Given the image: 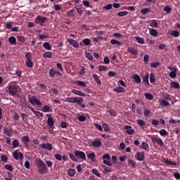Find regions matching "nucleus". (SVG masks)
<instances>
[{
    "label": "nucleus",
    "mask_w": 180,
    "mask_h": 180,
    "mask_svg": "<svg viewBox=\"0 0 180 180\" xmlns=\"http://www.w3.org/2000/svg\"><path fill=\"white\" fill-rule=\"evenodd\" d=\"M98 70L99 71H108V68L106 66L100 65L98 67Z\"/></svg>",
    "instance_id": "0e129e2a"
},
{
    "label": "nucleus",
    "mask_w": 180,
    "mask_h": 180,
    "mask_svg": "<svg viewBox=\"0 0 180 180\" xmlns=\"http://www.w3.org/2000/svg\"><path fill=\"white\" fill-rule=\"evenodd\" d=\"M35 164L38 168V172L41 174V175H44V174H47L49 171V168L44 164V162L41 160V159H37L35 161Z\"/></svg>",
    "instance_id": "f257e3e1"
},
{
    "label": "nucleus",
    "mask_w": 180,
    "mask_h": 180,
    "mask_svg": "<svg viewBox=\"0 0 180 180\" xmlns=\"http://www.w3.org/2000/svg\"><path fill=\"white\" fill-rule=\"evenodd\" d=\"M13 157L15 160H23V153L17 150L13 153Z\"/></svg>",
    "instance_id": "1a4fd4ad"
},
{
    "label": "nucleus",
    "mask_w": 180,
    "mask_h": 180,
    "mask_svg": "<svg viewBox=\"0 0 180 180\" xmlns=\"http://www.w3.org/2000/svg\"><path fill=\"white\" fill-rule=\"evenodd\" d=\"M163 11L165 12H167V13H169L172 11V8H171V7H169V6H166L163 8Z\"/></svg>",
    "instance_id": "6e6d98bb"
},
{
    "label": "nucleus",
    "mask_w": 180,
    "mask_h": 180,
    "mask_svg": "<svg viewBox=\"0 0 180 180\" xmlns=\"http://www.w3.org/2000/svg\"><path fill=\"white\" fill-rule=\"evenodd\" d=\"M8 41L11 44H13V46H16V38L15 37H10L8 38Z\"/></svg>",
    "instance_id": "cd10ccee"
},
{
    "label": "nucleus",
    "mask_w": 180,
    "mask_h": 180,
    "mask_svg": "<svg viewBox=\"0 0 180 180\" xmlns=\"http://www.w3.org/2000/svg\"><path fill=\"white\" fill-rule=\"evenodd\" d=\"M135 40L139 43V44H144V39L140 37H135Z\"/></svg>",
    "instance_id": "f704fd0d"
},
{
    "label": "nucleus",
    "mask_w": 180,
    "mask_h": 180,
    "mask_svg": "<svg viewBox=\"0 0 180 180\" xmlns=\"http://www.w3.org/2000/svg\"><path fill=\"white\" fill-rule=\"evenodd\" d=\"M21 141L25 145V148H29V143H30V137L29 136H23L21 138Z\"/></svg>",
    "instance_id": "6e6552de"
},
{
    "label": "nucleus",
    "mask_w": 180,
    "mask_h": 180,
    "mask_svg": "<svg viewBox=\"0 0 180 180\" xmlns=\"http://www.w3.org/2000/svg\"><path fill=\"white\" fill-rule=\"evenodd\" d=\"M150 26V27H158V22H157V20H152Z\"/></svg>",
    "instance_id": "7c9ffc66"
},
{
    "label": "nucleus",
    "mask_w": 180,
    "mask_h": 180,
    "mask_svg": "<svg viewBox=\"0 0 180 180\" xmlns=\"http://www.w3.org/2000/svg\"><path fill=\"white\" fill-rule=\"evenodd\" d=\"M92 174H94V175L97 176L98 178H101V174H99V173L98 172V169H92Z\"/></svg>",
    "instance_id": "13d9d810"
},
{
    "label": "nucleus",
    "mask_w": 180,
    "mask_h": 180,
    "mask_svg": "<svg viewBox=\"0 0 180 180\" xmlns=\"http://www.w3.org/2000/svg\"><path fill=\"white\" fill-rule=\"evenodd\" d=\"M150 67L151 68H157V67H160V62L152 63Z\"/></svg>",
    "instance_id": "bf43d9fd"
},
{
    "label": "nucleus",
    "mask_w": 180,
    "mask_h": 180,
    "mask_svg": "<svg viewBox=\"0 0 180 180\" xmlns=\"http://www.w3.org/2000/svg\"><path fill=\"white\" fill-rule=\"evenodd\" d=\"M49 20L47 17H43L41 15H37V18L35 19V23L37 25H40L41 26H44V23Z\"/></svg>",
    "instance_id": "39448f33"
},
{
    "label": "nucleus",
    "mask_w": 180,
    "mask_h": 180,
    "mask_svg": "<svg viewBox=\"0 0 180 180\" xmlns=\"http://www.w3.org/2000/svg\"><path fill=\"white\" fill-rule=\"evenodd\" d=\"M171 87L174 88V89H180L179 83H178L176 82H172Z\"/></svg>",
    "instance_id": "aec40b11"
},
{
    "label": "nucleus",
    "mask_w": 180,
    "mask_h": 180,
    "mask_svg": "<svg viewBox=\"0 0 180 180\" xmlns=\"http://www.w3.org/2000/svg\"><path fill=\"white\" fill-rule=\"evenodd\" d=\"M40 147L44 150H48V151H51V150H53V146L50 143H42L40 145Z\"/></svg>",
    "instance_id": "9b49d317"
},
{
    "label": "nucleus",
    "mask_w": 180,
    "mask_h": 180,
    "mask_svg": "<svg viewBox=\"0 0 180 180\" xmlns=\"http://www.w3.org/2000/svg\"><path fill=\"white\" fill-rule=\"evenodd\" d=\"M43 47L44 49H46V50H51L52 49L51 45L49 42H44L43 44Z\"/></svg>",
    "instance_id": "e433bc0d"
},
{
    "label": "nucleus",
    "mask_w": 180,
    "mask_h": 180,
    "mask_svg": "<svg viewBox=\"0 0 180 180\" xmlns=\"http://www.w3.org/2000/svg\"><path fill=\"white\" fill-rule=\"evenodd\" d=\"M72 94H75V95H78L79 96H85V93H83L82 91L77 89L72 90Z\"/></svg>",
    "instance_id": "a211bd4d"
},
{
    "label": "nucleus",
    "mask_w": 180,
    "mask_h": 180,
    "mask_svg": "<svg viewBox=\"0 0 180 180\" xmlns=\"http://www.w3.org/2000/svg\"><path fill=\"white\" fill-rule=\"evenodd\" d=\"M141 15H146L148 12H151V8H143L140 11Z\"/></svg>",
    "instance_id": "c85d7f7f"
},
{
    "label": "nucleus",
    "mask_w": 180,
    "mask_h": 180,
    "mask_svg": "<svg viewBox=\"0 0 180 180\" xmlns=\"http://www.w3.org/2000/svg\"><path fill=\"white\" fill-rule=\"evenodd\" d=\"M77 85H79V86H82L83 88H86V83H85V82L77 80Z\"/></svg>",
    "instance_id": "49530a36"
},
{
    "label": "nucleus",
    "mask_w": 180,
    "mask_h": 180,
    "mask_svg": "<svg viewBox=\"0 0 180 180\" xmlns=\"http://www.w3.org/2000/svg\"><path fill=\"white\" fill-rule=\"evenodd\" d=\"M150 82L151 84H154V82H155V74L154 72H151L150 74Z\"/></svg>",
    "instance_id": "72a5a7b5"
},
{
    "label": "nucleus",
    "mask_w": 180,
    "mask_h": 180,
    "mask_svg": "<svg viewBox=\"0 0 180 180\" xmlns=\"http://www.w3.org/2000/svg\"><path fill=\"white\" fill-rule=\"evenodd\" d=\"M4 167L8 171H11V172L13 171V167H12V165H5Z\"/></svg>",
    "instance_id": "4d7b16f0"
},
{
    "label": "nucleus",
    "mask_w": 180,
    "mask_h": 180,
    "mask_svg": "<svg viewBox=\"0 0 180 180\" xmlns=\"http://www.w3.org/2000/svg\"><path fill=\"white\" fill-rule=\"evenodd\" d=\"M68 174L69 176H74V175H75V169H69L68 171Z\"/></svg>",
    "instance_id": "37998d69"
},
{
    "label": "nucleus",
    "mask_w": 180,
    "mask_h": 180,
    "mask_svg": "<svg viewBox=\"0 0 180 180\" xmlns=\"http://www.w3.org/2000/svg\"><path fill=\"white\" fill-rule=\"evenodd\" d=\"M68 43L70 44V46H72V47H75V49L79 47L78 42H77V41L74 40L73 39H68Z\"/></svg>",
    "instance_id": "ddd939ff"
},
{
    "label": "nucleus",
    "mask_w": 180,
    "mask_h": 180,
    "mask_svg": "<svg viewBox=\"0 0 180 180\" xmlns=\"http://www.w3.org/2000/svg\"><path fill=\"white\" fill-rule=\"evenodd\" d=\"M4 133L6 136H8V137H11L12 136V133H13V131L12 130V128H11L10 129H4Z\"/></svg>",
    "instance_id": "393cba45"
},
{
    "label": "nucleus",
    "mask_w": 180,
    "mask_h": 180,
    "mask_svg": "<svg viewBox=\"0 0 180 180\" xmlns=\"http://www.w3.org/2000/svg\"><path fill=\"white\" fill-rule=\"evenodd\" d=\"M69 157H70V158L72 159V161H75V162H78V159L77 158L75 155H74L72 153H70Z\"/></svg>",
    "instance_id": "de8ad7c7"
},
{
    "label": "nucleus",
    "mask_w": 180,
    "mask_h": 180,
    "mask_svg": "<svg viewBox=\"0 0 180 180\" xmlns=\"http://www.w3.org/2000/svg\"><path fill=\"white\" fill-rule=\"evenodd\" d=\"M144 96L148 101H153L154 96L150 93H145Z\"/></svg>",
    "instance_id": "a878e982"
},
{
    "label": "nucleus",
    "mask_w": 180,
    "mask_h": 180,
    "mask_svg": "<svg viewBox=\"0 0 180 180\" xmlns=\"http://www.w3.org/2000/svg\"><path fill=\"white\" fill-rule=\"evenodd\" d=\"M128 164L131 165L132 168H136V162H134V160L129 159L128 160Z\"/></svg>",
    "instance_id": "8fccbe9b"
},
{
    "label": "nucleus",
    "mask_w": 180,
    "mask_h": 180,
    "mask_svg": "<svg viewBox=\"0 0 180 180\" xmlns=\"http://www.w3.org/2000/svg\"><path fill=\"white\" fill-rule=\"evenodd\" d=\"M102 160H103V164H105V165H108V167H112V164L110 162V155H109V154H104L102 157Z\"/></svg>",
    "instance_id": "0eeeda50"
},
{
    "label": "nucleus",
    "mask_w": 180,
    "mask_h": 180,
    "mask_svg": "<svg viewBox=\"0 0 180 180\" xmlns=\"http://www.w3.org/2000/svg\"><path fill=\"white\" fill-rule=\"evenodd\" d=\"M91 144L94 148H99V147L102 146V141H101V139H96L94 141L91 142Z\"/></svg>",
    "instance_id": "f8f14e48"
},
{
    "label": "nucleus",
    "mask_w": 180,
    "mask_h": 180,
    "mask_svg": "<svg viewBox=\"0 0 180 180\" xmlns=\"http://www.w3.org/2000/svg\"><path fill=\"white\" fill-rule=\"evenodd\" d=\"M160 136H165L168 134V131H167V130L165 129H161L160 131H159Z\"/></svg>",
    "instance_id": "3c124183"
},
{
    "label": "nucleus",
    "mask_w": 180,
    "mask_h": 180,
    "mask_svg": "<svg viewBox=\"0 0 180 180\" xmlns=\"http://www.w3.org/2000/svg\"><path fill=\"white\" fill-rule=\"evenodd\" d=\"M66 15H67V16L74 17V16H75V15H77V11H75V10H74V9H72V10L68 11Z\"/></svg>",
    "instance_id": "bb28decb"
},
{
    "label": "nucleus",
    "mask_w": 180,
    "mask_h": 180,
    "mask_svg": "<svg viewBox=\"0 0 180 180\" xmlns=\"http://www.w3.org/2000/svg\"><path fill=\"white\" fill-rule=\"evenodd\" d=\"M150 77V75L148 73H146V75L143 77V82H145V84H147L148 85H150V83L148 82V78Z\"/></svg>",
    "instance_id": "2f4dec72"
},
{
    "label": "nucleus",
    "mask_w": 180,
    "mask_h": 180,
    "mask_svg": "<svg viewBox=\"0 0 180 180\" xmlns=\"http://www.w3.org/2000/svg\"><path fill=\"white\" fill-rule=\"evenodd\" d=\"M137 124L141 127V129H144V126H146V122L143 120H137Z\"/></svg>",
    "instance_id": "b1692460"
},
{
    "label": "nucleus",
    "mask_w": 180,
    "mask_h": 180,
    "mask_svg": "<svg viewBox=\"0 0 180 180\" xmlns=\"http://www.w3.org/2000/svg\"><path fill=\"white\" fill-rule=\"evenodd\" d=\"M82 4H83L84 6H85L86 8H91V4H89L88 0H84L82 1Z\"/></svg>",
    "instance_id": "864d4df0"
},
{
    "label": "nucleus",
    "mask_w": 180,
    "mask_h": 180,
    "mask_svg": "<svg viewBox=\"0 0 180 180\" xmlns=\"http://www.w3.org/2000/svg\"><path fill=\"white\" fill-rule=\"evenodd\" d=\"M42 112H51V108L50 105H44L42 107Z\"/></svg>",
    "instance_id": "a19ab883"
},
{
    "label": "nucleus",
    "mask_w": 180,
    "mask_h": 180,
    "mask_svg": "<svg viewBox=\"0 0 180 180\" xmlns=\"http://www.w3.org/2000/svg\"><path fill=\"white\" fill-rule=\"evenodd\" d=\"M102 126H103V129H104L105 131H110V128L109 127V125H108V124L103 123Z\"/></svg>",
    "instance_id": "09e8293b"
},
{
    "label": "nucleus",
    "mask_w": 180,
    "mask_h": 180,
    "mask_svg": "<svg viewBox=\"0 0 180 180\" xmlns=\"http://www.w3.org/2000/svg\"><path fill=\"white\" fill-rule=\"evenodd\" d=\"M111 44H117V46H120L121 43L120 41H118L116 39H111L110 41Z\"/></svg>",
    "instance_id": "69168bd1"
},
{
    "label": "nucleus",
    "mask_w": 180,
    "mask_h": 180,
    "mask_svg": "<svg viewBox=\"0 0 180 180\" xmlns=\"http://www.w3.org/2000/svg\"><path fill=\"white\" fill-rule=\"evenodd\" d=\"M127 51L129 53H131V54H133L134 56H137V54H139V51H137V49H136L133 47H129L127 49Z\"/></svg>",
    "instance_id": "2eb2a0df"
},
{
    "label": "nucleus",
    "mask_w": 180,
    "mask_h": 180,
    "mask_svg": "<svg viewBox=\"0 0 180 180\" xmlns=\"http://www.w3.org/2000/svg\"><path fill=\"white\" fill-rule=\"evenodd\" d=\"M7 88L11 96H16L18 95V86L16 84H8Z\"/></svg>",
    "instance_id": "20e7f679"
},
{
    "label": "nucleus",
    "mask_w": 180,
    "mask_h": 180,
    "mask_svg": "<svg viewBox=\"0 0 180 180\" xmlns=\"http://www.w3.org/2000/svg\"><path fill=\"white\" fill-rule=\"evenodd\" d=\"M43 57L44 58H51V57H53V53L50 51L44 52L43 53Z\"/></svg>",
    "instance_id": "5701e85b"
},
{
    "label": "nucleus",
    "mask_w": 180,
    "mask_h": 180,
    "mask_svg": "<svg viewBox=\"0 0 180 180\" xmlns=\"http://www.w3.org/2000/svg\"><path fill=\"white\" fill-rule=\"evenodd\" d=\"M66 102H69V103H77L80 108H86V105L82 103L84 102L82 97H68L66 98Z\"/></svg>",
    "instance_id": "f03ea898"
},
{
    "label": "nucleus",
    "mask_w": 180,
    "mask_h": 180,
    "mask_svg": "<svg viewBox=\"0 0 180 180\" xmlns=\"http://www.w3.org/2000/svg\"><path fill=\"white\" fill-rule=\"evenodd\" d=\"M152 143H157L160 147H162L164 146V142L162 141V139L161 138H158L157 136L152 137L151 138Z\"/></svg>",
    "instance_id": "9d476101"
},
{
    "label": "nucleus",
    "mask_w": 180,
    "mask_h": 180,
    "mask_svg": "<svg viewBox=\"0 0 180 180\" xmlns=\"http://www.w3.org/2000/svg\"><path fill=\"white\" fill-rule=\"evenodd\" d=\"M134 79L136 84H141V78L140 76L137 74H135L134 75Z\"/></svg>",
    "instance_id": "4be33fe9"
},
{
    "label": "nucleus",
    "mask_w": 180,
    "mask_h": 180,
    "mask_svg": "<svg viewBox=\"0 0 180 180\" xmlns=\"http://www.w3.org/2000/svg\"><path fill=\"white\" fill-rule=\"evenodd\" d=\"M12 146H13V147H14V148H16L19 147V146H20V143H19V141L15 139V140L13 141Z\"/></svg>",
    "instance_id": "58836bf2"
},
{
    "label": "nucleus",
    "mask_w": 180,
    "mask_h": 180,
    "mask_svg": "<svg viewBox=\"0 0 180 180\" xmlns=\"http://www.w3.org/2000/svg\"><path fill=\"white\" fill-rule=\"evenodd\" d=\"M160 106H169V103L165 100H160Z\"/></svg>",
    "instance_id": "ea45409f"
},
{
    "label": "nucleus",
    "mask_w": 180,
    "mask_h": 180,
    "mask_svg": "<svg viewBox=\"0 0 180 180\" xmlns=\"http://www.w3.org/2000/svg\"><path fill=\"white\" fill-rule=\"evenodd\" d=\"M163 162H165V164H167V165H176V162H172L168 159H164Z\"/></svg>",
    "instance_id": "412c9836"
},
{
    "label": "nucleus",
    "mask_w": 180,
    "mask_h": 180,
    "mask_svg": "<svg viewBox=\"0 0 180 180\" xmlns=\"http://www.w3.org/2000/svg\"><path fill=\"white\" fill-rule=\"evenodd\" d=\"M77 119L79 122H85V120H86V117H85V115H79Z\"/></svg>",
    "instance_id": "5fc2aeb1"
},
{
    "label": "nucleus",
    "mask_w": 180,
    "mask_h": 180,
    "mask_svg": "<svg viewBox=\"0 0 180 180\" xmlns=\"http://www.w3.org/2000/svg\"><path fill=\"white\" fill-rule=\"evenodd\" d=\"M6 29H12V22H7L5 24Z\"/></svg>",
    "instance_id": "774afa93"
},
{
    "label": "nucleus",
    "mask_w": 180,
    "mask_h": 180,
    "mask_svg": "<svg viewBox=\"0 0 180 180\" xmlns=\"http://www.w3.org/2000/svg\"><path fill=\"white\" fill-rule=\"evenodd\" d=\"M103 168L104 169V174L112 172L110 168L106 167V165H103Z\"/></svg>",
    "instance_id": "603ef678"
},
{
    "label": "nucleus",
    "mask_w": 180,
    "mask_h": 180,
    "mask_svg": "<svg viewBox=\"0 0 180 180\" xmlns=\"http://www.w3.org/2000/svg\"><path fill=\"white\" fill-rule=\"evenodd\" d=\"M115 92H117L118 94H120L122 92L124 91V88L122 86H118L117 87H115L114 89Z\"/></svg>",
    "instance_id": "c756f323"
},
{
    "label": "nucleus",
    "mask_w": 180,
    "mask_h": 180,
    "mask_svg": "<svg viewBox=\"0 0 180 180\" xmlns=\"http://www.w3.org/2000/svg\"><path fill=\"white\" fill-rule=\"evenodd\" d=\"M171 36H174V37H178L179 36V32L176 30H174L172 32Z\"/></svg>",
    "instance_id": "680f3d73"
},
{
    "label": "nucleus",
    "mask_w": 180,
    "mask_h": 180,
    "mask_svg": "<svg viewBox=\"0 0 180 180\" xmlns=\"http://www.w3.org/2000/svg\"><path fill=\"white\" fill-rule=\"evenodd\" d=\"M128 12L127 11H120L117 13V16H126L127 15Z\"/></svg>",
    "instance_id": "338daca9"
},
{
    "label": "nucleus",
    "mask_w": 180,
    "mask_h": 180,
    "mask_svg": "<svg viewBox=\"0 0 180 180\" xmlns=\"http://www.w3.org/2000/svg\"><path fill=\"white\" fill-rule=\"evenodd\" d=\"M49 76L51 77H56V69L51 68L50 70H49Z\"/></svg>",
    "instance_id": "4c0bfd02"
},
{
    "label": "nucleus",
    "mask_w": 180,
    "mask_h": 180,
    "mask_svg": "<svg viewBox=\"0 0 180 180\" xmlns=\"http://www.w3.org/2000/svg\"><path fill=\"white\" fill-rule=\"evenodd\" d=\"M74 154L75 157L79 158V160H84V161H86V155H85V153L81 151V150H75Z\"/></svg>",
    "instance_id": "423d86ee"
},
{
    "label": "nucleus",
    "mask_w": 180,
    "mask_h": 180,
    "mask_svg": "<svg viewBox=\"0 0 180 180\" xmlns=\"http://www.w3.org/2000/svg\"><path fill=\"white\" fill-rule=\"evenodd\" d=\"M28 101L31 105H36V106H39V108L43 106V103L40 101V100L37 99L34 96H28Z\"/></svg>",
    "instance_id": "7ed1b4c3"
},
{
    "label": "nucleus",
    "mask_w": 180,
    "mask_h": 180,
    "mask_svg": "<svg viewBox=\"0 0 180 180\" xmlns=\"http://www.w3.org/2000/svg\"><path fill=\"white\" fill-rule=\"evenodd\" d=\"M47 125L49 127H53L54 126V118L49 117L47 120Z\"/></svg>",
    "instance_id": "f3484780"
},
{
    "label": "nucleus",
    "mask_w": 180,
    "mask_h": 180,
    "mask_svg": "<svg viewBox=\"0 0 180 180\" xmlns=\"http://www.w3.org/2000/svg\"><path fill=\"white\" fill-rule=\"evenodd\" d=\"M25 64L29 68H33V67L34 66V64L33 63L32 60H26Z\"/></svg>",
    "instance_id": "c9c22d12"
},
{
    "label": "nucleus",
    "mask_w": 180,
    "mask_h": 180,
    "mask_svg": "<svg viewBox=\"0 0 180 180\" xmlns=\"http://www.w3.org/2000/svg\"><path fill=\"white\" fill-rule=\"evenodd\" d=\"M95 157H96V155H95V153H90L87 154V158L89 160H91V161H95Z\"/></svg>",
    "instance_id": "473e14b6"
},
{
    "label": "nucleus",
    "mask_w": 180,
    "mask_h": 180,
    "mask_svg": "<svg viewBox=\"0 0 180 180\" xmlns=\"http://www.w3.org/2000/svg\"><path fill=\"white\" fill-rule=\"evenodd\" d=\"M83 44L84 46H91V40L88 38L84 39L82 40Z\"/></svg>",
    "instance_id": "79ce46f5"
},
{
    "label": "nucleus",
    "mask_w": 180,
    "mask_h": 180,
    "mask_svg": "<svg viewBox=\"0 0 180 180\" xmlns=\"http://www.w3.org/2000/svg\"><path fill=\"white\" fill-rule=\"evenodd\" d=\"M141 148H143V150H147L148 148V144L146 142H143L141 143Z\"/></svg>",
    "instance_id": "052dcab7"
},
{
    "label": "nucleus",
    "mask_w": 180,
    "mask_h": 180,
    "mask_svg": "<svg viewBox=\"0 0 180 180\" xmlns=\"http://www.w3.org/2000/svg\"><path fill=\"white\" fill-rule=\"evenodd\" d=\"M17 39L20 43H22V44H23V43H25V41H26V39H25V37H23V36H18Z\"/></svg>",
    "instance_id": "a18cd8bd"
},
{
    "label": "nucleus",
    "mask_w": 180,
    "mask_h": 180,
    "mask_svg": "<svg viewBox=\"0 0 180 180\" xmlns=\"http://www.w3.org/2000/svg\"><path fill=\"white\" fill-rule=\"evenodd\" d=\"M93 78L96 81L97 85H102V82L101 81V79H99V76H98V75L94 74Z\"/></svg>",
    "instance_id": "6ab92c4d"
},
{
    "label": "nucleus",
    "mask_w": 180,
    "mask_h": 180,
    "mask_svg": "<svg viewBox=\"0 0 180 180\" xmlns=\"http://www.w3.org/2000/svg\"><path fill=\"white\" fill-rule=\"evenodd\" d=\"M25 58L27 59V60H32V53L30 52H27L25 54Z\"/></svg>",
    "instance_id": "e2e57ef3"
},
{
    "label": "nucleus",
    "mask_w": 180,
    "mask_h": 180,
    "mask_svg": "<svg viewBox=\"0 0 180 180\" xmlns=\"http://www.w3.org/2000/svg\"><path fill=\"white\" fill-rule=\"evenodd\" d=\"M136 158L138 161H143L144 160V153L143 152H137Z\"/></svg>",
    "instance_id": "4468645a"
},
{
    "label": "nucleus",
    "mask_w": 180,
    "mask_h": 180,
    "mask_svg": "<svg viewBox=\"0 0 180 180\" xmlns=\"http://www.w3.org/2000/svg\"><path fill=\"white\" fill-rule=\"evenodd\" d=\"M150 34V36H153L154 37H158V31L154 28H150L149 30Z\"/></svg>",
    "instance_id": "dca6fc26"
},
{
    "label": "nucleus",
    "mask_w": 180,
    "mask_h": 180,
    "mask_svg": "<svg viewBox=\"0 0 180 180\" xmlns=\"http://www.w3.org/2000/svg\"><path fill=\"white\" fill-rule=\"evenodd\" d=\"M85 56H86V58H87L88 60H89L90 61H92V60H94V56H92V54H91V53L86 52Z\"/></svg>",
    "instance_id": "c03bdc74"
}]
</instances>
